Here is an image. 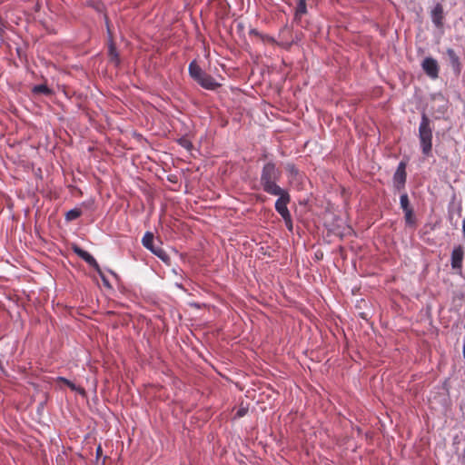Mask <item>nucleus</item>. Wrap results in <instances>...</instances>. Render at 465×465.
<instances>
[{"label": "nucleus", "mask_w": 465, "mask_h": 465, "mask_svg": "<svg viewBox=\"0 0 465 465\" xmlns=\"http://www.w3.org/2000/svg\"><path fill=\"white\" fill-rule=\"evenodd\" d=\"M282 177V171L272 162L265 163L262 169L260 183L262 190L269 194H279L281 188L277 182Z\"/></svg>", "instance_id": "1"}, {"label": "nucleus", "mask_w": 465, "mask_h": 465, "mask_svg": "<svg viewBox=\"0 0 465 465\" xmlns=\"http://www.w3.org/2000/svg\"><path fill=\"white\" fill-rule=\"evenodd\" d=\"M419 138L422 153L425 156H430L432 150V129L430 121L425 114H422L419 126Z\"/></svg>", "instance_id": "2"}, {"label": "nucleus", "mask_w": 465, "mask_h": 465, "mask_svg": "<svg viewBox=\"0 0 465 465\" xmlns=\"http://www.w3.org/2000/svg\"><path fill=\"white\" fill-rule=\"evenodd\" d=\"M188 70L191 77L202 87L208 90H214L219 86L215 80L211 75L203 72L195 61L190 63Z\"/></svg>", "instance_id": "3"}, {"label": "nucleus", "mask_w": 465, "mask_h": 465, "mask_svg": "<svg viewBox=\"0 0 465 465\" xmlns=\"http://www.w3.org/2000/svg\"><path fill=\"white\" fill-rule=\"evenodd\" d=\"M273 195L279 197L275 202V210L282 216V218H286L285 216L288 217V215L291 214L287 207L288 203L291 202V196L289 193L283 189L282 190L281 193Z\"/></svg>", "instance_id": "4"}, {"label": "nucleus", "mask_w": 465, "mask_h": 465, "mask_svg": "<svg viewBox=\"0 0 465 465\" xmlns=\"http://www.w3.org/2000/svg\"><path fill=\"white\" fill-rule=\"evenodd\" d=\"M421 68L431 79L439 77L440 67L438 62L432 57H426L421 63Z\"/></svg>", "instance_id": "5"}, {"label": "nucleus", "mask_w": 465, "mask_h": 465, "mask_svg": "<svg viewBox=\"0 0 465 465\" xmlns=\"http://www.w3.org/2000/svg\"><path fill=\"white\" fill-rule=\"evenodd\" d=\"M464 249L461 245L456 246L451 252V267L458 273L461 272Z\"/></svg>", "instance_id": "6"}, {"label": "nucleus", "mask_w": 465, "mask_h": 465, "mask_svg": "<svg viewBox=\"0 0 465 465\" xmlns=\"http://www.w3.org/2000/svg\"><path fill=\"white\" fill-rule=\"evenodd\" d=\"M73 250H74V253H76L87 264H89L91 267L95 269L99 273H101L99 264L92 254H90L88 252L83 250L79 246H74Z\"/></svg>", "instance_id": "7"}, {"label": "nucleus", "mask_w": 465, "mask_h": 465, "mask_svg": "<svg viewBox=\"0 0 465 465\" xmlns=\"http://www.w3.org/2000/svg\"><path fill=\"white\" fill-rule=\"evenodd\" d=\"M406 164L403 162H401L398 165V168L394 173L393 180L394 183H397L398 187L403 186L406 182Z\"/></svg>", "instance_id": "8"}, {"label": "nucleus", "mask_w": 465, "mask_h": 465, "mask_svg": "<svg viewBox=\"0 0 465 465\" xmlns=\"http://www.w3.org/2000/svg\"><path fill=\"white\" fill-rule=\"evenodd\" d=\"M431 20L437 27L443 25V7L440 4H437L431 11Z\"/></svg>", "instance_id": "9"}, {"label": "nucleus", "mask_w": 465, "mask_h": 465, "mask_svg": "<svg viewBox=\"0 0 465 465\" xmlns=\"http://www.w3.org/2000/svg\"><path fill=\"white\" fill-rule=\"evenodd\" d=\"M447 55L449 57L450 63L451 66L458 72H460V58L455 53V51L451 48L447 49Z\"/></svg>", "instance_id": "10"}, {"label": "nucleus", "mask_w": 465, "mask_h": 465, "mask_svg": "<svg viewBox=\"0 0 465 465\" xmlns=\"http://www.w3.org/2000/svg\"><path fill=\"white\" fill-rule=\"evenodd\" d=\"M57 381L63 382L64 384L68 386L72 391H77L79 394H81L83 396L85 395V391L84 388L77 387L74 383H73L71 381H69L68 379H66L64 377H58Z\"/></svg>", "instance_id": "11"}, {"label": "nucleus", "mask_w": 465, "mask_h": 465, "mask_svg": "<svg viewBox=\"0 0 465 465\" xmlns=\"http://www.w3.org/2000/svg\"><path fill=\"white\" fill-rule=\"evenodd\" d=\"M153 238L154 237L153 232H146L142 239L143 247L150 250L151 252L156 248L153 246Z\"/></svg>", "instance_id": "12"}, {"label": "nucleus", "mask_w": 465, "mask_h": 465, "mask_svg": "<svg viewBox=\"0 0 465 465\" xmlns=\"http://www.w3.org/2000/svg\"><path fill=\"white\" fill-rule=\"evenodd\" d=\"M108 55H109L110 61L112 63H114L115 65H118L120 64L119 54H118L116 48L113 43H111L108 47Z\"/></svg>", "instance_id": "13"}, {"label": "nucleus", "mask_w": 465, "mask_h": 465, "mask_svg": "<svg viewBox=\"0 0 465 465\" xmlns=\"http://www.w3.org/2000/svg\"><path fill=\"white\" fill-rule=\"evenodd\" d=\"M404 214H405L404 219H405L406 225L410 226V227H415L416 226V218H415V215L413 213V209L404 212Z\"/></svg>", "instance_id": "14"}, {"label": "nucleus", "mask_w": 465, "mask_h": 465, "mask_svg": "<svg viewBox=\"0 0 465 465\" xmlns=\"http://www.w3.org/2000/svg\"><path fill=\"white\" fill-rule=\"evenodd\" d=\"M34 94H44L45 95H51L53 91L45 84H38L33 88Z\"/></svg>", "instance_id": "15"}, {"label": "nucleus", "mask_w": 465, "mask_h": 465, "mask_svg": "<svg viewBox=\"0 0 465 465\" xmlns=\"http://www.w3.org/2000/svg\"><path fill=\"white\" fill-rule=\"evenodd\" d=\"M82 215V211L79 208H74L70 211H68L65 213V220L66 221H74L77 218H79Z\"/></svg>", "instance_id": "16"}, {"label": "nucleus", "mask_w": 465, "mask_h": 465, "mask_svg": "<svg viewBox=\"0 0 465 465\" xmlns=\"http://www.w3.org/2000/svg\"><path fill=\"white\" fill-rule=\"evenodd\" d=\"M400 204H401V207L403 210V212H406L408 210H412L411 203H410L409 196L407 193H403L401 195Z\"/></svg>", "instance_id": "17"}, {"label": "nucleus", "mask_w": 465, "mask_h": 465, "mask_svg": "<svg viewBox=\"0 0 465 465\" xmlns=\"http://www.w3.org/2000/svg\"><path fill=\"white\" fill-rule=\"evenodd\" d=\"M307 12L306 2L305 0H299V3L296 7L295 15L296 16H302Z\"/></svg>", "instance_id": "18"}, {"label": "nucleus", "mask_w": 465, "mask_h": 465, "mask_svg": "<svg viewBox=\"0 0 465 465\" xmlns=\"http://www.w3.org/2000/svg\"><path fill=\"white\" fill-rule=\"evenodd\" d=\"M152 252L165 262L169 261L168 254L160 247H156L154 250L152 251Z\"/></svg>", "instance_id": "19"}, {"label": "nucleus", "mask_w": 465, "mask_h": 465, "mask_svg": "<svg viewBox=\"0 0 465 465\" xmlns=\"http://www.w3.org/2000/svg\"><path fill=\"white\" fill-rule=\"evenodd\" d=\"M262 42L263 43H270V44H274L275 40L273 37L268 35H263V34H261V36L259 38Z\"/></svg>", "instance_id": "20"}, {"label": "nucleus", "mask_w": 465, "mask_h": 465, "mask_svg": "<svg viewBox=\"0 0 465 465\" xmlns=\"http://www.w3.org/2000/svg\"><path fill=\"white\" fill-rule=\"evenodd\" d=\"M284 223H285V225L286 227L288 228L289 231H292V215L289 214L288 215V218H282Z\"/></svg>", "instance_id": "21"}, {"label": "nucleus", "mask_w": 465, "mask_h": 465, "mask_svg": "<svg viewBox=\"0 0 465 465\" xmlns=\"http://www.w3.org/2000/svg\"><path fill=\"white\" fill-rule=\"evenodd\" d=\"M286 169L292 174H296L298 173L296 167L291 163L287 164Z\"/></svg>", "instance_id": "22"}, {"label": "nucleus", "mask_w": 465, "mask_h": 465, "mask_svg": "<svg viewBox=\"0 0 465 465\" xmlns=\"http://www.w3.org/2000/svg\"><path fill=\"white\" fill-rule=\"evenodd\" d=\"M247 413V409L240 408L236 412V417L241 418L243 417Z\"/></svg>", "instance_id": "23"}, {"label": "nucleus", "mask_w": 465, "mask_h": 465, "mask_svg": "<svg viewBox=\"0 0 465 465\" xmlns=\"http://www.w3.org/2000/svg\"><path fill=\"white\" fill-rule=\"evenodd\" d=\"M261 34L262 33L259 32L257 29H251L250 32H249L250 35H252V36H255V37H258V38H260Z\"/></svg>", "instance_id": "24"}, {"label": "nucleus", "mask_w": 465, "mask_h": 465, "mask_svg": "<svg viewBox=\"0 0 465 465\" xmlns=\"http://www.w3.org/2000/svg\"><path fill=\"white\" fill-rule=\"evenodd\" d=\"M101 454H102V447L98 446L97 449H96V455L100 456Z\"/></svg>", "instance_id": "25"}]
</instances>
